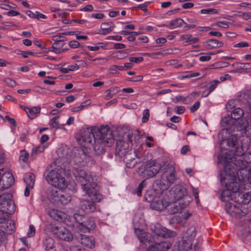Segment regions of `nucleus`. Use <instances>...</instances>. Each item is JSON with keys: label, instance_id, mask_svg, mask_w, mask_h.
<instances>
[{"label": "nucleus", "instance_id": "obj_1", "mask_svg": "<svg viewBox=\"0 0 251 251\" xmlns=\"http://www.w3.org/2000/svg\"><path fill=\"white\" fill-rule=\"evenodd\" d=\"M237 134L223 140L221 143L222 149L227 151L225 153V160L238 170H242L249 167L251 163V151L247 152L250 147L249 137L242 136L238 138Z\"/></svg>", "mask_w": 251, "mask_h": 251}, {"label": "nucleus", "instance_id": "obj_2", "mask_svg": "<svg viewBox=\"0 0 251 251\" xmlns=\"http://www.w3.org/2000/svg\"><path fill=\"white\" fill-rule=\"evenodd\" d=\"M78 142L85 148H93L96 153L100 155L105 152V147H110L114 143V139L110 127L101 126L87 127L81 131Z\"/></svg>", "mask_w": 251, "mask_h": 251}, {"label": "nucleus", "instance_id": "obj_3", "mask_svg": "<svg viewBox=\"0 0 251 251\" xmlns=\"http://www.w3.org/2000/svg\"><path fill=\"white\" fill-rule=\"evenodd\" d=\"M244 114V111L242 108H236L232 111L230 116H226L222 119L221 124L224 127L223 129H226V131L231 133L230 136L237 134L239 135L237 137L240 136L243 128L239 126H242L241 123L245 122V120L241 119Z\"/></svg>", "mask_w": 251, "mask_h": 251}, {"label": "nucleus", "instance_id": "obj_4", "mask_svg": "<svg viewBox=\"0 0 251 251\" xmlns=\"http://www.w3.org/2000/svg\"><path fill=\"white\" fill-rule=\"evenodd\" d=\"M233 164H228L225 162L224 172L221 174V181L226 189L223 192L230 191L236 194L241 189V185L237 181L236 176L238 175L239 170L233 167Z\"/></svg>", "mask_w": 251, "mask_h": 251}, {"label": "nucleus", "instance_id": "obj_5", "mask_svg": "<svg viewBox=\"0 0 251 251\" xmlns=\"http://www.w3.org/2000/svg\"><path fill=\"white\" fill-rule=\"evenodd\" d=\"M140 138L139 134L137 133L133 135L131 130H127L125 132L121 137V138L117 140L116 152L121 157L126 154V153L131 151V148L132 146L133 140L136 142Z\"/></svg>", "mask_w": 251, "mask_h": 251}, {"label": "nucleus", "instance_id": "obj_6", "mask_svg": "<svg viewBox=\"0 0 251 251\" xmlns=\"http://www.w3.org/2000/svg\"><path fill=\"white\" fill-rule=\"evenodd\" d=\"M73 173L75 179L81 183L84 191H92L90 193H96L97 184L94 181V177L91 173L81 168H75L73 169Z\"/></svg>", "mask_w": 251, "mask_h": 251}, {"label": "nucleus", "instance_id": "obj_7", "mask_svg": "<svg viewBox=\"0 0 251 251\" xmlns=\"http://www.w3.org/2000/svg\"><path fill=\"white\" fill-rule=\"evenodd\" d=\"M196 235V231L194 226L188 228L184 233L182 240L174 246L173 251H194L192 244Z\"/></svg>", "mask_w": 251, "mask_h": 251}, {"label": "nucleus", "instance_id": "obj_8", "mask_svg": "<svg viewBox=\"0 0 251 251\" xmlns=\"http://www.w3.org/2000/svg\"><path fill=\"white\" fill-rule=\"evenodd\" d=\"M175 172V169L173 167H168L166 170L163 173L160 180L156 182V186L154 185V190L162 193L168 189L171 184L173 183L176 179Z\"/></svg>", "mask_w": 251, "mask_h": 251}, {"label": "nucleus", "instance_id": "obj_9", "mask_svg": "<svg viewBox=\"0 0 251 251\" xmlns=\"http://www.w3.org/2000/svg\"><path fill=\"white\" fill-rule=\"evenodd\" d=\"M91 191L85 192L88 195L89 199L82 200L80 202V208L86 213L94 212L97 208L96 202H100L102 199V196L99 193L97 190L96 193H91Z\"/></svg>", "mask_w": 251, "mask_h": 251}, {"label": "nucleus", "instance_id": "obj_10", "mask_svg": "<svg viewBox=\"0 0 251 251\" xmlns=\"http://www.w3.org/2000/svg\"><path fill=\"white\" fill-rule=\"evenodd\" d=\"M164 165L162 166L155 160L150 161L138 168V173L144 177H153L158 174L160 170L164 169Z\"/></svg>", "mask_w": 251, "mask_h": 251}, {"label": "nucleus", "instance_id": "obj_11", "mask_svg": "<svg viewBox=\"0 0 251 251\" xmlns=\"http://www.w3.org/2000/svg\"><path fill=\"white\" fill-rule=\"evenodd\" d=\"M46 179L49 184L60 189H64L68 185L65 178L54 170H51L47 173Z\"/></svg>", "mask_w": 251, "mask_h": 251}, {"label": "nucleus", "instance_id": "obj_12", "mask_svg": "<svg viewBox=\"0 0 251 251\" xmlns=\"http://www.w3.org/2000/svg\"><path fill=\"white\" fill-rule=\"evenodd\" d=\"M74 218L79 224L78 228L81 232H89L95 227V223L93 218H85L76 213L74 214Z\"/></svg>", "mask_w": 251, "mask_h": 251}, {"label": "nucleus", "instance_id": "obj_13", "mask_svg": "<svg viewBox=\"0 0 251 251\" xmlns=\"http://www.w3.org/2000/svg\"><path fill=\"white\" fill-rule=\"evenodd\" d=\"M51 230L53 234L62 240L70 241L73 239V235L70 231L64 226L51 225Z\"/></svg>", "mask_w": 251, "mask_h": 251}, {"label": "nucleus", "instance_id": "obj_14", "mask_svg": "<svg viewBox=\"0 0 251 251\" xmlns=\"http://www.w3.org/2000/svg\"><path fill=\"white\" fill-rule=\"evenodd\" d=\"M172 190L176 200L178 201L184 199L187 200V204L190 202L191 198L188 195L187 189L183 186L176 185L172 188Z\"/></svg>", "mask_w": 251, "mask_h": 251}, {"label": "nucleus", "instance_id": "obj_15", "mask_svg": "<svg viewBox=\"0 0 251 251\" xmlns=\"http://www.w3.org/2000/svg\"><path fill=\"white\" fill-rule=\"evenodd\" d=\"M14 182L12 174L9 172H3L0 176V190L6 189L11 187Z\"/></svg>", "mask_w": 251, "mask_h": 251}, {"label": "nucleus", "instance_id": "obj_16", "mask_svg": "<svg viewBox=\"0 0 251 251\" xmlns=\"http://www.w3.org/2000/svg\"><path fill=\"white\" fill-rule=\"evenodd\" d=\"M74 160L77 165H85L92 161V158L86 153L84 149H81L75 152Z\"/></svg>", "mask_w": 251, "mask_h": 251}, {"label": "nucleus", "instance_id": "obj_17", "mask_svg": "<svg viewBox=\"0 0 251 251\" xmlns=\"http://www.w3.org/2000/svg\"><path fill=\"white\" fill-rule=\"evenodd\" d=\"M230 205L227 208V212L232 216L245 215L248 213L247 208L241 203H237L236 204Z\"/></svg>", "mask_w": 251, "mask_h": 251}, {"label": "nucleus", "instance_id": "obj_18", "mask_svg": "<svg viewBox=\"0 0 251 251\" xmlns=\"http://www.w3.org/2000/svg\"><path fill=\"white\" fill-rule=\"evenodd\" d=\"M142 154L138 151L135 150L132 153V151L126 153V154L123 155L124 160L126 163V166L129 168H133L137 163V161L135 160V157L140 158Z\"/></svg>", "mask_w": 251, "mask_h": 251}, {"label": "nucleus", "instance_id": "obj_19", "mask_svg": "<svg viewBox=\"0 0 251 251\" xmlns=\"http://www.w3.org/2000/svg\"><path fill=\"white\" fill-rule=\"evenodd\" d=\"M154 235L163 238L172 237L176 236V232L170 230L160 225H157L151 228Z\"/></svg>", "mask_w": 251, "mask_h": 251}, {"label": "nucleus", "instance_id": "obj_20", "mask_svg": "<svg viewBox=\"0 0 251 251\" xmlns=\"http://www.w3.org/2000/svg\"><path fill=\"white\" fill-rule=\"evenodd\" d=\"M183 24H185V30H187L189 28H192L195 27V25H188V24L184 22L181 18H177L175 20H172L170 22L169 25H164L163 26L170 29H174L180 26H181Z\"/></svg>", "mask_w": 251, "mask_h": 251}, {"label": "nucleus", "instance_id": "obj_21", "mask_svg": "<svg viewBox=\"0 0 251 251\" xmlns=\"http://www.w3.org/2000/svg\"><path fill=\"white\" fill-rule=\"evenodd\" d=\"M171 247V244L168 242L155 243L148 247V251H167Z\"/></svg>", "mask_w": 251, "mask_h": 251}, {"label": "nucleus", "instance_id": "obj_22", "mask_svg": "<svg viewBox=\"0 0 251 251\" xmlns=\"http://www.w3.org/2000/svg\"><path fill=\"white\" fill-rule=\"evenodd\" d=\"M78 240L81 244L89 248H93L95 246V241L92 236L80 234Z\"/></svg>", "mask_w": 251, "mask_h": 251}, {"label": "nucleus", "instance_id": "obj_23", "mask_svg": "<svg viewBox=\"0 0 251 251\" xmlns=\"http://www.w3.org/2000/svg\"><path fill=\"white\" fill-rule=\"evenodd\" d=\"M236 202L246 205L251 201V195L249 192L242 193L238 192L235 194Z\"/></svg>", "mask_w": 251, "mask_h": 251}, {"label": "nucleus", "instance_id": "obj_24", "mask_svg": "<svg viewBox=\"0 0 251 251\" xmlns=\"http://www.w3.org/2000/svg\"><path fill=\"white\" fill-rule=\"evenodd\" d=\"M16 210L14 203L10 204V206L6 208H0V219L5 220L9 214H12Z\"/></svg>", "mask_w": 251, "mask_h": 251}, {"label": "nucleus", "instance_id": "obj_25", "mask_svg": "<svg viewBox=\"0 0 251 251\" xmlns=\"http://www.w3.org/2000/svg\"><path fill=\"white\" fill-rule=\"evenodd\" d=\"M115 26L112 22L103 23L100 25V29L98 33L102 35L109 34L111 32Z\"/></svg>", "mask_w": 251, "mask_h": 251}, {"label": "nucleus", "instance_id": "obj_26", "mask_svg": "<svg viewBox=\"0 0 251 251\" xmlns=\"http://www.w3.org/2000/svg\"><path fill=\"white\" fill-rule=\"evenodd\" d=\"M43 245L46 251H56L54 240L51 237H46L43 240Z\"/></svg>", "mask_w": 251, "mask_h": 251}, {"label": "nucleus", "instance_id": "obj_27", "mask_svg": "<svg viewBox=\"0 0 251 251\" xmlns=\"http://www.w3.org/2000/svg\"><path fill=\"white\" fill-rule=\"evenodd\" d=\"M168 201L165 200H158L152 202L151 204V208L156 210L162 211L166 209Z\"/></svg>", "mask_w": 251, "mask_h": 251}, {"label": "nucleus", "instance_id": "obj_28", "mask_svg": "<svg viewBox=\"0 0 251 251\" xmlns=\"http://www.w3.org/2000/svg\"><path fill=\"white\" fill-rule=\"evenodd\" d=\"M181 209L180 203L177 202H169L168 201L167 207L166 209L170 214H175L178 213Z\"/></svg>", "mask_w": 251, "mask_h": 251}, {"label": "nucleus", "instance_id": "obj_29", "mask_svg": "<svg viewBox=\"0 0 251 251\" xmlns=\"http://www.w3.org/2000/svg\"><path fill=\"white\" fill-rule=\"evenodd\" d=\"M24 110L30 119H33L40 113L41 108L39 107H24Z\"/></svg>", "mask_w": 251, "mask_h": 251}, {"label": "nucleus", "instance_id": "obj_30", "mask_svg": "<svg viewBox=\"0 0 251 251\" xmlns=\"http://www.w3.org/2000/svg\"><path fill=\"white\" fill-rule=\"evenodd\" d=\"M72 200V197L70 195L66 193H61L60 194L58 200H57L56 203L65 205L68 204Z\"/></svg>", "mask_w": 251, "mask_h": 251}, {"label": "nucleus", "instance_id": "obj_31", "mask_svg": "<svg viewBox=\"0 0 251 251\" xmlns=\"http://www.w3.org/2000/svg\"><path fill=\"white\" fill-rule=\"evenodd\" d=\"M133 225L135 232L137 230H142L145 226V221L143 218L135 216L133 220Z\"/></svg>", "mask_w": 251, "mask_h": 251}, {"label": "nucleus", "instance_id": "obj_32", "mask_svg": "<svg viewBox=\"0 0 251 251\" xmlns=\"http://www.w3.org/2000/svg\"><path fill=\"white\" fill-rule=\"evenodd\" d=\"M35 176L32 173L26 174L24 178V181L26 184V186H29L31 189L34 187Z\"/></svg>", "mask_w": 251, "mask_h": 251}, {"label": "nucleus", "instance_id": "obj_33", "mask_svg": "<svg viewBox=\"0 0 251 251\" xmlns=\"http://www.w3.org/2000/svg\"><path fill=\"white\" fill-rule=\"evenodd\" d=\"M135 233L141 242L145 243L146 242L150 241L148 237L149 235L148 233L145 232L143 229L137 230Z\"/></svg>", "mask_w": 251, "mask_h": 251}, {"label": "nucleus", "instance_id": "obj_34", "mask_svg": "<svg viewBox=\"0 0 251 251\" xmlns=\"http://www.w3.org/2000/svg\"><path fill=\"white\" fill-rule=\"evenodd\" d=\"M205 45L209 49L220 48L223 46V43L216 39H209L205 42Z\"/></svg>", "mask_w": 251, "mask_h": 251}, {"label": "nucleus", "instance_id": "obj_35", "mask_svg": "<svg viewBox=\"0 0 251 251\" xmlns=\"http://www.w3.org/2000/svg\"><path fill=\"white\" fill-rule=\"evenodd\" d=\"M120 91L119 87H115L111 88L110 89L105 91V95L104 98L106 100H108L112 98L114 95H116Z\"/></svg>", "mask_w": 251, "mask_h": 251}, {"label": "nucleus", "instance_id": "obj_36", "mask_svg": "<svg viewBox=\"0 0 251 251\" xmlns=\"http://www.w3.org/2000/svg\"><path fill=\"white\" fill-rule=\"evenodd\" d=\"M60 194V193L56 189L51 188L49 189L48 195L50 199L54 203H56L57 200H58Z\"/></svg>", "mask_w": 251, "mask_h": 251}, {"label": "nucleus", "instance_id": "obj_37", "mask_svg": "<svg viewBox=\"0 0 251 251\" xmlns=\"http://www.w3.org/2000/svg\"><path fill=\"white\" fill-rule=\"evenodd\" d=\"M242 99H239V100L245 105V108H247L251 112V99L249 101V96L247 94H244L242 96H241Z\"/></svg>", "mask_w": 251, "mask_h": 251}, {"label": "nucleus", "instance_id": "obj_38", "mask_svg": "<svg viewBox=\"0 0 251 251\" xmlns=\"http://www.w3.org/2000/svg\"><path fill=\"white\" fill-rule=\"evenodd\" d=\"M68 153L69 150L66 148H61L57 151V155L61 158L68 159L70 156Z\"/></svg>", "mask_w": 251, "mask_h": 251}, {"label": "nucleus", "instance_id": "obj_39", "mask_svg": "<svg viewBox=\"0 0 251 251\" xmlns=\"http://www.w3.org/2000/svg\"><path fill=\"white\" fill-rule=\"evenodd\" d=\"M47 147L48 145L41 144L38 147L32 149L31 154L32 155H33L42 152L44 151L45 149Z\"/></svg>", "mask_w": 251, "mask_h": 251}, {"label": "nucleus", "instance_id": "obj_40", "mask_svg": "<svg viewBox=\"0 0 251 251\" xmlns=\"http://www.w3.org/2000/svg\"><path fill=\"white\" fill-rule=\"evenodd\" d=\"M200 13L202 14L213 15L217 14L218 11L216 9L208 8L201 10Z\"/></svg>", "mask_w": 251, "mask_h": 251}, {"label": "nucleus", "instance_id": "obj_41", "mask_svg": "<svg viewBox=\"0 0 251 251\" xmlns=\"http://www.w3.org/2000/svg\"><path fill=\"white\" fill-rule=\"evenodd\" d=\"M3 81L8 87H14L16 85V81L11 78H5L3 79Z\"/></svg>", "mask_w": 251, "mask_h": 251}, {"label": "nucleus", "instance_id": "obj_42", "mask_svg": "<svg viewBox=\"0 0 251 251\" xmlns=\"http://www.w3.org/2000/svg\"><path fill=\"white\" fill-rule=\"evenodd\" d=\"M66 216L67 215L65 213L61 211H59V212L56 214V216H55V217H54L53 219L58 221L61 222L66 219Z\"/></svg>", "mask_w": 251, "mask_h": 251}, {"label": "nucleus", "instance_id": "obj_43", "mask_svg": "<svg viewBox=\"0 0 251 251\" xmlns=\"http://www.w3.org/2000/svg\"><path fill=\"white\" fill-rule=\"evenodd\" d=\"M200 75L199 73H191V72H188L186 75H184L180 76V78L181 79H185V78H189L191 77H194L196 76H198Z\"/></svg>", "mask_w": 251, "mask_h": 251}, {"label": "nucleus", "instance_id": "obj_44", "mask_svg": "<svg viewBox=\"0 0 251 251\" xmlns=\"http://www.w3.org/2000/svg\"><path fill=\"white\" fill-rule=\"evenodd\" d=\"M103 45L104 44L103 43L99 42L94 46H89L87 47V48L89 50L91 51H97L100 50V48L104 47V46Z\"/></svg>", "mask_w": 251, "mask_h": 251}, {"label": "nucleus", "instance_id": "obj_45", "mask_svg": "<svg viewBox=\"0 0 251 251\" xmlns=\"http://www.w3.org/2000/svg\"><path fill=\"white\" fill-rule=\"evenodd\" d=\"M196 94H197V93L194 92V93L190 94L188 97H186L185 98H184L181 96H177L176 97V99L178 100H182L183 103L186 104V103H187V102L186 101L187 99H188L190 97H193V96H194Z\"/></svg>", "mask_w": 251, "mask_h": 251}, {"label": "nucleus", "instance_id": "obj_46", "mask_svg": "<svg viewBox=\"0 0 251 251\" xmlns=\"http://www.w3.org/2000/svg\"><path fill=\"white\" fill-rule=\"evenodd\" d=\"M59 117H54V118L50 120V125L52 128H59V127L58 126V122L57 121V119Z\"/></svg>", "mask_w": 251, "mask_h": 251}, {"label": "nucleus", "instance_id": "obj_47", "mask_svg": "<svg viewBox=\"0 0 251 251\" xmlns=\"http://www.w3.org/2000/svg\"><path fill=\"white\" fill-rule=\"evenodd\" d=\"M220 83V81L218 80H214L210 82V85L208 87V89L209 90V91L212 92L214 90V89L217 86V85Z\"/></svg>", "mask_w": 251, "mask_h": 251}, {"label": "nucleus", "instance_id": "obj_48", "mask_svg": "<svg viewBox=\"0 0 251 251\" xmlns=\"http://www.w3.org/2000/svg\"><path fill=\"white\" fill-rule=\"evenodd\" d=\"M149 117H150L149 110L148 109H145L143 112L142 122L143 123L147 122L149 120Z\"/></svg>", "mask_w": 251, "mask_h": 251}, {"label": "nucleus", "instance_id": "obj_49", "mask_svg": "<svg viewBox=\"0 0 251 251\" xmlns=\"http://www.w3.org/2000/svg\"><path fill=\"white\" fill-rule=\"evenodd\" d=\"M35 53L34 52L32 51H18V54L21 55L24 58H27L28 55H34Z\"/></svg>", "mask_w": 251, "mask_h": 251}, {"label": "nucleus", "instance_id": "obj_50", "mask_svg": "<svg viewBox=\"0 0 251 251\" xmlns=\"http://www.w3.org/2000/svg\"><path fill=\"white\" fill-rule=\"evenodd\" d=\"M64 45L65 43L63 41H59V42H54L52 45V49H63L62 48Z\"/></svg>", "mask_w": 251, "mask_h": 251}, {"label": "nucleus", "instance_id": "obj_51", "mask_svg": "<svg viewBox=\"0 0 251 251\" xmlns=\"http://www.w3.org/2000/svg\"><path fill=\"white\" fill-rule=\"evenodd\" d=\"M127 53L126 50L118 51L115 56L118 59H122L127 55Z\"/></svg>", "mask_w": 251, "mask_h": 251}, {"label": "nucleus", "instance_id": "obj_52", "mask_svg": "<svg viewBox=\"0 0 251 251\" xmlns=\"http://www.w3.org/2000/svg\"><path fill=\"white\" fill-rule=\"evenodd\" d=\"M35 233V228L32 225H30L29 227V230L27 233V235L29 237H31L34 236Z\"/></svg>", "mask_w": 251, "mask_h": 251}, {"label": "nucleus", "instance_id": "obj_53", "mask_svg": "<svg viewBox=\"0 0 251 251\" xmlns=\"http://www.w3.org/2000/svg\"><path fill=\"white\" fill-rule=\"evenodd\" d=\"M216 25L221 28H228L229 27L228 22L226 21H220L216 23Z\"/></svg>", "mask_w": 251, "mask_h": 251}, {"label": "nucleus", "instance_id": "obj_54", "mask_svg": "<svg viewBox=\"0 0 251 251\" xmlns=\"http://www.w3.org/2000/svg\"><path fill=\"white\" fill-rule=\"evenodd\" d=\"M144 60V58L143 57H130L129 58V60L131 62H134L135 63H139L141 62H142Z\"/></svg>", "mask_w": 251, "mask_h": 251}, {"label": "nucleus", "instance_id": "obj_55", "mask_svg": "<svg viewBox=\"0 0 251 251\" xmlns=\"http://www.w3.org/2000/svg\"><path fill=\"white\" fill-rule=\"evenodd\" d=\"M145 181L143 180L141 183H140L137 188L136 194L138 196H141L142 195V190L143 188L144 187Z\"/></svg>", "mask_w": 251, "mask_h": 251}, {"label": "nucleus", "instance_id": "obj_56", "mask_svg": "<svg viewBox=\"0 0 251 251\" xmlns=\"http://www.w3.org/2000/svg\"><path fill=\"white\" fill-rule=\"evenodd\" d=\"M28 153L25 151H22L20 156V159L24 162H26L28 158Z\"/></svg>", "mask_w": 251, "mask_h": 251}, {"label": "nucleus", "instance_id": "obj_57", "mask_svg": "<svg viewBox=\"0 0 251 251\" xmlns=\"http://www.w3.org/2000/svg\"><path fill=\"white\" fill-rule=\"evenodd\" d=\"M69 46L73 49H76L80 46L79 43L75 40L70 41Z\"/></svg>", "mask_w": 251, "mask_h": 251}, {"label": "nucleus", "instance_id": "obj_58", "mask_svg": "<svg viewBox=\"0 0 251 251\" xmlns=\"http://www.w3.org/2000/svg\"><path fill=\"white\" fill-rule=\"evenodd\" d=\"M199 41V39L198 37H192L190 38V40L188 41H186L185 42V45H192L195 43H197Z\"/></svg>", "mask_w": 251, "mask_h": 251}, {"label": "nucleus", "instance_id": "obj_59", "mask_svg": "<svg viewBox=\"0 0 251 251\" xmlns=\"http://www.w3.org/2000/svg\"><path fill=\"white\" fill-rule=\"evenodd\" d=\"M200 105V102L199 101H196L191 107L190 110L191 112H194L199 108Z\"/></svg>", "mask_w": 251, "mask_h": 251}, {"label": "nucleus", "instance_id": "obj_60", "mask_svg": "<svg viewBox=\"0 0 251 251\" xmlns=\"http://www.w3.org/2000/svg\"><path fill=\"white\" fill-rule=\"evenodd\" d=\"M185 109L183 106H176L174 108V111L177 114H181L184 113Z\"/></svg>", "mask_w": 251, "mask_h": 251}, {"label": "nucleus", "instance_id": "obj_61", "mask_svg": "<svg viewBox=\"0 0 251 251\" xmlns=\"http://www.w3.org/2000/svg\"><path fill=\"white\" fill-rule=\"evenodd\" d=\"M86 102H82L80 105L75 107L72 109V112H78L82 110L85 106V103Z\"/></svg>", "mask_w": 251, "mask_h": 251}, {"label": "nucleus", "instance_id": "obj_62", "mask_svg": "<svg viewBox=\"0 0 251 251\" xmlns=\"http://www.w3.org/2000/svg\"><path fill=\"white\" fill-rule=\"evenodd\" d=\"M91 17L93 18L96 19H101L103 18L104 15L102 13H92L91 14Z\"/></svg>", "mask_w": 251, "mask_h": 251}, {"label": "nucleus", "instance_id": "obj_63", "mask_svg": "<svg viewBox=\"0 0 251 251\" xmlns=\"http://www.w3.org/2000/svg\"><path fill=\"white\" fill-rule=\"evenodd\" d=\"M240 13L242 14L240 16L245 20H248L251 18V12Z\"/></svg>", "mask_w": 251, "mask_h": 251}, {"label": "nucleus", "instance_id": "obj_64", "mask_svg": "<svg viewBox=\"0 0 251 251\" xmlns=\"http://www.w3.org/2000/svg\"><path fill=\"white\" fill-rule=\"evenodd\" d=\"M59 212V210H57L56 209H52L49 211L48 214L52 218L55 217L56 216V214Z\"/></svg>", "mask_w": 251, "mask_h": 251}]
</instances>
